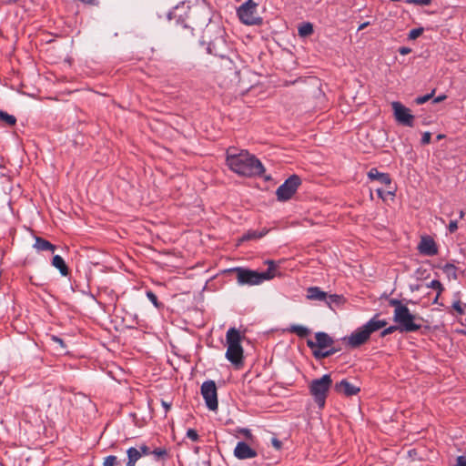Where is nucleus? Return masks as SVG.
Segmentation results:
<instances>
[{"mask_svg": "<svg viewBox=\"0 0 466 466\" xmlns=\"http://www.w3.org/2000/svg\"><path fill=\"white\" fill-rule=\"evenodd\" d=\"M227 165L235 173L243 177L261 176L265 172L262 163L248 151L238 154L227 151Z\"/></svg>", "mask_w": 466, "mask_h": 466, "instance_id": "f257e3e1", "label": "nucleus"}, {"mask_svg": "<svg viewBox=\"0 0 466 466\" xmlns=\"http://www.w3.org/2000/svg\"><path fill=\"white\" fill-rule=\"evenodd\" d=\"M268 269L264 272H258L249 268L237 267L229 269L236 273L237 282L240 286H255L270 280L276 276L277 265L274 260H267Z\"/></svg>", "mask_w": 466, "mask_h": 466, "instance_id": "f03ea898", "label": "nucleus"}, {"mask_svg": "<svg viewBox=\"0 0 466 466\" xmlns=\"http://www.w3.org/2000/svg\"><path fill=\"white\" fill-rule=\"evenodd\" d=\"M210 66L217 81L222 84L227 82H236L239 79V70L238 69L233 57L229 56L222 58H214L210 61Z\"/></svg>", "mask_w": 466, "mask_h": 466, "instance_id": "7ed1b4c3", "label": "nucleus"}, {"mask_svg": "<svg viewBox=\"0 0 466 466\" xmlns=\"http://www.w3.org/2000/svg\"><path fill=\"white\" fill-rule=\"evenodd\" d=\"M242 336L238 329L230 328L226 334L228 350L226 352L227 360L239 368L243 365V348L241 346Z\"/></svg>", "mask_w": 466, "mask_h": 466, "instance_id": "20e7f679", "label": "nucleus"}, {"mask_svg": "<svg viewBox=\"0 0 466 466\" xmlns=\"http://www.w3.org/2000/svg\"><path fill=\"white\" fill-rule=\"evenodd\" d=\"M393 321L399 325L400 332H416L420 329L421 324L420 321H423V318L410 313L406 306L393 314Z\"/></svg>", "mask_w": 466, "mask_h": 466, "instance_id": "39448f33", "label": "nucleus"}, {"mask_svg": "<svg viewBox=\"0 0 466 466\" xmlns=\"http://www.w3.org/2000/svg\"><path fill=\"white\" fill-rule=\"evenodd\" d=\"M332 385V379L329 374H324L319 379L313 380L309 384V392L312 395L319 408L325 406L328 392Z\"/></svg>", "mask_w": 466, "mask_h": 466, "instance_id": "423d86ee", "label": "nucleus"}, {"mask_svg": "<svg viewBox=\"0 0 466 466\" xmlns=\"http://www.w3.org/2000/svg\"><path fill=\"white\" fill-rule=\"evenodd\" d=\"M258 5L253 0H247L237 10L239 20L248 25L262 24V18L257 14Z\"/></svg>", "mask_w": 466, "mask_h": 466, "instance_id": "0eeeda50", "label": "nucleus"}, {"mask_svg": "<svg viewBox=\"0 0 466 466\" xmlns=\"http://www.w3.org/2000/svg\"><path fill=\"white\" fill-rule=\"evenodd\" d=\"M301 185V178L298 175H292L285 180L276 190V196L279 201H288L296 193Z\"/></svg>", "mask_w": 466, "mask_h": 466, "instance_id": "6e6552de", "label": "nucleus"}, {"mask_svg": "<svg viewBox=\"0 0 466 466\" xmlns=\"http://www.w3.org/2000/svg\"><path fill=\"white\" fill-rule=\"evenodd\" d=\"M206 405L210 410H217L218 407L217 386L214 380H206L200 389Z\"/></svg>", "mask_w": 466, "mask_h": 466, "instance_id": "1a4fd4ad", "label": "nucleus"}, {"mask_svg": "<svg viewBox=\"0 0 466 466\" xmlns=\"http://www.w3.org/2000/svg\"><path fill=\"white\" fill-rule=\"evenodd\" d=\"M391 107L395 120L399 124L410 127H413L414 116L410 114V110L408 107H406L399 101L392 102Z\"/></svg>", "mask_w": 466, "mask_h": 466, "instance_id": "9d476101", "label": "nucleus"}, {"mask_svg": "<svg viewBox=\"0 0 466 466\" xmlns=\"http://www.w3.org/2000/svg\"><path fill=\"white\" fill-rule=\"evenodd\" d=\"M370 337V335L369 334L365 327L362 326L357 329L355 331H353L346 339L348 345L350 348L355 349L366 343L369 340Z\"/></svg>", "mask_w": 466, "mask_h": 466, "instance_id": "9b49d317", "label": "nucleus"}, {"mask_svg": "<svg viewBox=\"0 0 466 466\" xmlns=\"http://www.w3.org/2000/svg\"><path fill=\"white\" fill-rule=\"evenodd\" d=\"M368 177L370 180H377L380 183L387 186L389 188L387 195L394 196L395 187L391 186V177L388 173H381L377 168L373 167L368 172Z\"/></svg>", "mask_w": 466, "mask_h": 466, "instance_id": "f8f14e48", "label": "nucleus"}, {"mask_svg": "<svg viewBox=\"0 0 466 466\" xmlns=\"http://www.w3.org/2000/svg\"><path fill=\"white\" fill-rule=\"evenodd\" d=\"M316 341L311 339L307 340V346L310 350H314L316 348L327 349L331 347L334 343L333 339L326 332L319 331L315 334Z\"/></svg>", "mask_w": 466, "mask_h": 466, "instance_id": "ddd939ff", "label": "nucleus"}, {"mask_svg": "<svg viewBox=\"0 0 466 466\" xmlns=\"http://www.w3.org/2000/svg\"><path fill=\"white\" fill-rule=\"evenodd\" d=\"M419 252L425 256H434L438 253V248L432 238L426 236L422 237L419 246Z\"/></svg>", "mask_w": 466, "mask_h": 466, "instance_id": "4468645a", "label": "nucleus"}, {"mask_svg": "<svg viewBox=\"0 0 466 466\" xmlns=\"http://www.w3.org/2000/svg\"><path fill=\"white\" fill-rule=\"evenodd\" d=\"M227 49V45L221 38H217L210 42L207 47L208 52L213 55L214 58H222V56H227L225 53Z\"/></svg>", "mask_w": 466, "mask_h": 466, "instance_id": "2eb2a0df", "label": "nucleus"}, {"mask_svg": "<svg viewBox=\"0 0 466 466\" xmlns=\"http://www.w3.org/2000/svg\"><path fill=\"white\" fill-rule=\"evenodd\" d=\"M234 455L239 460H246L256 457L257 451L250 448L246 442L239 441L234 450Z\"/></svg>", "mask_w": 466, "mask_h": 466, "instance_id": "dca6fc26", "label": "nucleus"}, {"mask_svg": "<svg viewBox=\"0 0 466 466\" xmlns=\"http://www.w3.org/2000/svg\"><path fill=\"white\" fill-rule=\"evenodd\" d=\"M335 390L347 397L356 395L360 392V389L347 380H342L335 384Z\"/></svg>", "mask_w": 466, "mask_h": 466, "instance_id": "f3484780", "label": "nucleus"}, {"mask_svg": "<svg viewBox=\"0 0 466 466\" xmlns=\"http://www.w3.org/2000/svg\"><path fill=\"white\" fill-rule=\"evenodd\" d=\"M328 294L319 287H309L307 289V299L309 300L325 301Z\"/></svg>", "mask_w": 466, "mask_h": 466, "instance_id": "a211bd4d", "label": "nucleus"}, {"mask_svg": "<svg viewBox=\"0 0 466 466\" xmlns=\"http://www.w3.org/2000/svg\"><path fill=\"white\" fill-rule=\"evenodd\" d=\"M379 314H376L372 319H370L365 325V329L370 335L372 332L379 330L380 329L385 327L387 325V321L384 319H378Z\"/></svg>", "mask_w": 466, "mask_h": 466, "instance_id": "6ab92c4d", "label": "nucleus"}, {"mask_svg": "<svg viewBox=\"0 0 466 466\" xmlns=\"http://www.w3.org/2000/svg\"><path fill=\"white\" fill-rule=\"evenodd\" d=\"M52 266L57 268L62 276L66 277L69 275V268L61 256L55 255L53 257Z\"/></svg>", "mask_w": 466, "mask_h": 466, "instance_id": "aec40b11", "label": "nucleus"}, {"mask_svg": "<svg viewBox=\"0 0 466 466\" xmlns=\"http://www.w3.org/2000/svg\"><path fill=\"white\" fill-rule=\"evenodd\" d=\"M49 340L50 344L53 346L54 350H56L57 353L64 354L66 352V345L61 338L56 335H51L49 337Z\"/></svg>", "mask_w": 466, "mask_h": 466, "instance_id": "412c9836", "label": "nucleus"}, {"mask_svg": "<svg viewBox=\"0 0 466 466\" xmlns=\"http://www.w3.org/2000/svg\"><path fill=\"white\" fill-rule=\"evenodd\" d=\"M34 248L39 251L49 250V251L54 252L56 250L55 245H53L48 240H46L43 238H40V237L35 238V242L34 244Z\"/></svg>", "mask_w": 466, "mask_h": 466, "instance_id": "4be33fe9", "label": "nucleus"}, {"mask_svg": "<svg viewBox=\"0 0 466 466\" xmlns=\"http://www.w3.org/2000/svg\"><path fill=\"white\" fill-rule=\"evenodd\" d=\"M268 230L266 228H264L260 231L259 230H248L239 238V242L261 238L268 233Z\"/></svg>", "mask_w": 466, "mask_h": 466, "instance_id": "5701e85b", "label": "nucleus"}, {"mask_svg": "<svg viewBox=\"0 0 466 466\" xmlns=\"http://www.w3.org/2000/svg\"><path fill=\"white\" fill-rule=\"evenodd\" d=\"M127 461L125 466H135L137 461L141 458L138 449L131 447L127 451Z\"/></svg>", "mask_w": 466, "mask_h": 466, "instance_id": "b1692460", "label": "nucleus"}, {"mask_svg": "<svg viewBox=\"0 0 466 466\" xmlns=\"http://www.w3.org/2000/svg\"><path fill=\"white\" fill-rule=\"evenodd\" d=\"M288 330L291 333L296 334L299 338H305V337L309 336L310 333V330L307 327L298 325V324L290 325V327L288 329Z\"/></svg>", "mask_w": 466, "mask_h": 466, "instance_id": "393cba45", "label": "nucleus"}, {"mask_svg": "<svg viewBox=\"0 0 466 466\" xmlns=\"http://www.w3.org/2000/svg\"><path fill=\"white\" fill-rule=\"evenodd\" d=\"M313 25L309 22L302 23L298 27V34L300 37H307L313 34Z\"/></svg>", "mask_w": 466, "mask_h": 466, "instance_id": "a878e982", "label": "nucleus"}, {"mask_svg": "<svg viewBox=\"0 0 466 466\" xmlns=\"http://www.w3.org/2000/svg\"><path fill=\"white\" fill-rule=\"evenodd\" d=\"M0 120L5 122L7 126L12 127L16 123V118L13 115H9L8 113L0 110Z\"/></svg>", "mask_w": 466, "mask_h": 466, "instance_id": "bb28decb", "label": "nucleus"}, {"mask_svg": "<svg viewBox=\"0 0 466 466\" xmlns=\"http://www.w3.org/2000/svg\"><path fill=\"white\" fill-rule=\"evenodd\" d=\"M325 302L327 303V305L329 307H331L332 304L339 305L344 302V298L341 295L330 294V295H328V298L325 300Z\"/></svg>", "mask_w": 466, "mask_h": 466, "instance_id": "cd10ccee", "label": "nucleus"}, {"mask_svg": "<svg viewBox=\"0 0 466 466\" xmlns=\"http://www.w3.org/2000/svg\"><path fill=\"white\" fill-rule=\"evenodd\" d=\"M146 294L147 299L152 302V304L157 309H160L163 307V304L158 301L157 295L153 291L147 290Z\"/></svg>", "mask_w": 466, "mask_h": 466, "instance_id": "c85d7f7f", "label": "nucleus"}, {"mask_svg": "<svg viewBox=\"0 0 466 466\" xmlns=\"http://www.w3.org/2000/svg\"><path fill=\"white\" fill-rule=\"evenodd\" d=\"M312 354H313L314 358L317 360H322V359L329 357L328 355V350H325V349H320V348H316V349L312 350Z\"/></svg>", "mask_w": 466, "mask_h": 466, "instance_id": "c756f323", "label": "nucleus"}, {"mask_svg": "<svg viewBox=\"0 0 466 466\" xmlns=\"http://www.w3.org/2000/svg\"><path fill=\"white\" fill-rule=\"evenodd\" d=\"M151 454H153L157 460H161L167 456V451L165 448H156L151 450Z\"/></svg>", "mask_w": 466, "mask_h": 466, "instance_id": "7c9ffc66", "label": "nucleus"}, {"mask_svg": "<svg viewBox=\"0 0 466 466\" xmlns=\"http://www.w3.org/2000/svg\"><path fill=\"white\" fill-rule=\"evenodd\" d=\"M427 287L436 289L438 296H440L441 292L444 290L442 284L438 279L431 280L429 284H427Z\"/></svg>", "mask_w": 466, "mask_h": 466, "instance_id": "2f4dec72", "label": "nucleus"}, {"mask_svg": "<svg viewBox=\"0 0 466 466\" xmlns=\"http://www.w3.org/2000/svg\"><path fill=\"white\" fill-rule=\"evenodd\" d=\"M389 304L390 306L394 307V313H397L399 310L406 307V305L402 304V302L398 299H390L389 300Z\"/></svg>", "mask_w": 466, "mask_h": 466, "instance_id": "473e14b6", "label": "nucleus"}, {"mask_svg": "<svg viewBox=\"0 0 466 466\" xmlns=\"http://www.w3.org/2000/svg\"><path fill=\"white\" fill-rule=\"evenodd\" d=\"M119 464L117 457L115 455H109L104 459L103 466H116Z\"/></svg>", "mask_w": 466, "mask_h": 466, "instance_id": "72a5a7b5", "label": "nucleus"}, {"mask_svg": "<svg viewBox=\"0 0 466 466\" xmlns=\"http://www.w3.org/2000/svg\"><path fill=\"white\" fill-rule=\"evenodd\" d=\"M423 33L422 27L413 28L409 33V39L410 40H415L419 36H420Z\"/></svg>", "mask_w": 466, "mask_h": 466, "instance_id": "f704fd0d", "label": "nucleus"}, {"mask_svg": "<svg viewBox=\"0 0 466 466\" xmlns=\"http://www.w3.org/2000/svg\"><path fill=\"white\" fill-rule=\"evenodd\" d=\"M464 308H466V304L462 307V304L460 300L454 301L452 304V309L457 311L459 315L464 314Z\"/></svg>", "mask_w": 466, "mask_h": 466, "instance_id": "c9c22d12", "label": "nucleus"}, {"mask_svg": "<svg viewBox=\"0 0 466 466\" xmlns=\"http://www.w3.org/2000/svg\"><path fill=\"white\" fill-rule=\"evenodd\" d=\"M433 94H434V90L431 94H427V95L422 96H418L415 99L416 104L417 105H422V104L426 103L428 100H430Z\"/></svg>", "mask_w": 466, "mask_h": 466, "instance_id": "e433bc0d", "label": "nucleus"}, {"mask_svg": "<svg viewBox=\"0 0 466 466\" xmlns=\"http://www.w3.org/2000/svg\"><path fill=\"white\" fill-rule=\"evenodd\" d=\"M137 449H138V452L140 453L141 457L151 454V449L146 444L139 445Z\"/></svg>", "mask_w": 466, "mask_h": 466, "instance_id": "4c0bfd02", "label": "nucleus"}, {"mask_svg": "<svg viewBox=\"0 0 466 466\" xmlns=\"http://www.w3.org/2000/svg\"><path fill=\"white\" fill-rule=\"evenodd\" d=\"M187 437L188 439H190L192 441H198L199 437H198V434L197 432V431H195L194 429H188L187 431Z\"/></svg>", "mask_w": 466, "mask_h": 466, "instance_id": "58836bf2", "label": "nucleus"}, {"mask_svg": "<svg viewBox=\"0 0 466 466\" xmlns=\"http://www.w3.org/2000/svg\"><path fill=\"white\" fill-rule=\"evenodd\" d=\"M407 4L420 5H429L431 4L432 0H405Z\"/></svg>", "mask_w": 466, "mask_h": 466, "instance_id": "ea45409f", "label": "nucleus"}, {"mask_svg": "<svg viewBox=\"0 0 466 466\" xmlns=\"http://www.w3.org/2000/svg\"><path fill=\"white\" fill-rule=\"evenodd\" d=\"M398 329H399V325L398 326H390L381 331L380 336L385 337L387 335L393 333L394 331H396Z\"/></svg>", "mask_w": 466, "mask_h": 466, "instance_id": "a19ab883", "label": "nucleus"}, {"mask_svg": "<svg viewBox=\"0 0 466 466\" xmlns=\"http://www.w3.org/2000/svg\"><path fill=\"white\" fill-rule=\"evenodd\" d=\"M431 138V134L430 132H424L421 137V144L427 145L430 144Z\"/></svg>", "mask_w": 466, "mask_h": 466, "instance_id": "79ce46f5", "label": "nucleus"}, {"mask_svg": "<svg viewBox=\"0 0 466 466\" xmlns=\"http://www.w3.org/2000/svg\"><path fill=\"white\" fill-rule=\"evenodd\" d=\"M457 268L453 265V264H451V263H447L444 268H443V270L447 273H455Z\"/></svg>", "mask_w": 466, "mask_h": 466, "instance_id": "37998d69", "label": "nucleus"}, {"mask_svg": "<svg viewBox=\"0 0 466 466\" xmlns=\"http://www.w3.org/2000/svg\"><path fill=\"white\" fill-rule=\"evenodd\" d=\"M448 229L451 233L455 232L458 229L457 220H451L448 226Z\"/></svg>", "mask_w": 466, "mask_h": 466, "instance_id": "c03bdc74", "label": "nucleus"}, {"mask_svg": "<svg viewBox=\"0 0 466 466\" xmlns=\"http://www.w3.org/2000/svg\"><path fill=\"white\" fill-rule=\"evenodd\" d=\"M271 443H272L273 447L278 451L282 448V442L277 438H272Z\"/></svg>", "mask_w": 466, "mask_h": 466, "instance_id": "a18cd8bd", "label": "nucleus"}, {"mask_svg": "<svg viewBox=\"0 0 466 466\" xmlns=\"http://www.w3.org/2000/svg\"><path fill=\"white\" fill-rule=\"evenodd\" d=\"M457 466H466V456H459L457 458Z\"/></svg>", "mask_w": 466, "mask_h": 466, "instance_id": "49530a36", "label": "nucleus"}, {"mask_svg": "<svg viewBox=\"0 0 466 466\" xmlns=\"http://www.w3.org/2000/svg\"><path fill=\"white\" fill-rule=\"evenodd\" d=\"M411 52V49L410 47L401 46L399 48V53L400 55H408Z\"/></svg>", "mask_w": 466, "mask_h": 466, "instance_id": "de8ad7c7", "label": "nucleus"}, {"mask_svg": "<svg viewBox=\"0 0 466 466\" xmlns=\"http://www.w3.org/2000/svg\"><path fill=\"white\" fill-rule=\"evenodd\" d=\"M329 350H328V355H329V356H331V355H333V354H335V353H337L338 351H339V350H340V349H339V348H336V347H333V346L329 347Z\"/></svg>", "mask_w": 466, "mask_h": 466, "instance_id": "09e8293b", "label": "nucleus"}, {"mask_svg": "<svg viewBox=\"0 0 466 466\" xmlns=\"http://www.w3.org/2000/svg\"><path fill=\"white\" fill-rule=\"evenodd\" d=\"M241 432L244 434V436L248 439H250L252 437L251 431L248 429H242Z\"/></svg>", "mask_w": 466, "mask_h": 466, "instance_id": "8fccbe9b", "label": "nucleus"}, {"mask_svg": "<svg viewBox=\"0 0 466 466\" xmlns=\"http://www.w3.org/2000/svg\"><path fill=\"white\" fill-rule=\"evenodd\" d=\"M161 404L164 407L166 412H167L170 410V408H171V403H168V402H167L165 400H162Z\"/></svg>", "mask_w": 466, "mask_h": 466, "instance_id": "3c124183", "label": "nucleus"}, {"mask_svg": "<svg viewBox=\"0 0 466 466\" xmlns=\"http://www.w3.org/2000/svg\"><path fill=\"white\" fill-rule=\"evenodd\" d=\"M445 98H446V96H444V95L439 96L436 98H434L433 103H435V104L440 103V102L443 101Z\"/></svg>", "mask_w": 466, "mask_h": 466, "instance_id": "603ef678", "label": "nucleus"}, {"mask_svg": "<svg viewBox=\"0 0 466 466\" xmlns=\"http://www.w3.org/2000/svg\"><path fill=\"white\" fill-rule=\"evenodd\" d=\"M376 192H377V194H378V196H379L380 198H381L382 199H384V198H385V197H384V195H385V191H384L383 189L378 188V189L376 190Z\"/></svg>", "mask_w": 466, "mask_h": 466, "instance_id": "864d4df0", "label": "nucleus"}, {"mask_svg": "<svg viewBox=\"0 0 466 466\" xmlns=\"http://www.w3.org/2000/svg\"><path fill=\"white\" fill-rule=\"evenodd\" d=\"M369 25H370V22L362 23V24H361V25H360V26L358 27V31L363 30V29H364V28H366Z\"/></svg>", "mask_w": 466, "mask_h": 466, "instance_id": "5fc2aeb1", "label": "nucleus"}, {"mask_svg": "<svg viewBox=\"0 0 466 466\" xmlns=\"http://www.w3.org/2000/svg\"><path fill=\"white\" fill-rule=\"evenodd\" d=\"M444 137H445L444 135L440 134V135H438V136H437V139H438V140H441V139H442Z\"/></svg>", "mask_w": 466, "mask_h": 466, "instance_id": "6e6d98bb", "label": "nucleus"}, {"mask_svg": "<svg viewBox=\"0 0 466 466\" xmlns=\"http://www.w3.org/2000/svg\"><path fill=\"white\" fill-rule=\"evenodd\" d=\"M463 217H464V211L461 210L460 211V218H462Z\"/></svg>", "mask_w": 466, "mask_h": 466, "instance_id": "4d7b16f0", "label": "nucleus"}, {"mask_svg": "<svg viewBox=\"0 0 466 466\" xmlns=\"http://www.w3.org/2000/svg\"><path fill=\"white\" fill-rule=\"evenodd\" d=\"M438 298H439V296L437 295V296H436V298H435V299H434V303H436V302H437Z\"/></svg>", "mask_w": 466, "mask_h": 466, "instance_id": "13d9d810", "label": "nucleus"}]
</instances>
